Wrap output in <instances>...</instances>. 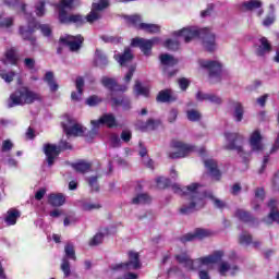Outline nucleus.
Instances as JSON below:
<instances>
[{
  "instance_id": "obj_1",
  "label": "nucleus",
  "mask_w": 279,
  "mask_h": 279,
  "mask_svg": "<svg viewBox=\"0 0 279 279\" xmlns=\"http://www.w3.org/2000/svg\"><path fill=\"white\" fill-rule=\"evenodd\" d=\"M108 8H110V0H99V2L92 3V10L87 15L80 13L69 14V12L61 11L59 23L61 25H75V27H84L86 23L93 25V23L101 21L104 10H108Z\"/></svg>"
},
{
  "instance_id": "obj_2",
  "label": "nucleus",
  "mask_w": 279,
  "mask_h": 279,
  "mask_svg": "<svg viewBox=\"0 0 279 279\" xmlns=\"http://www.w3.org/2000/svg\"><path fill=\"white\" fill-rule=\"evenodd\" d=\"M177 38H183L184 43L189 44L193 38H201L205 51L213 53L217 49V36L208 27L196 28L193 26L183 27L173 33Z\"/></svg>"
},
{
  "instance_id": "obj_3",
  "label": "nucleus",
  "mask_w": 279,
  "mask_h": 279,
  "mask_svg": "<svg viewBox=\"0 0 279 279\" xmlns=\"http://www.w3.org/2000/svg\"><path fill=\"white\" fill-rule=\"evenodd\" d=\"M199 183H192L185 187H179L178 185H172V190L178 195H189V204H183L179 209L180 215H192L194 210H202L206 206V201L202 193L197 192L199 189Z\"/></svg>"
},
{
  "instance_id": "obj_4",
  "label": "nucleus",
  "mask_w": 279,
  "mask_h": 279,
  "mask_svg": "<svg viewBox=\"0 0 279 279\" xmlns=\"http://www.w3.org/2000/svg\"><path fill=\"white\" fill-rule=\"evenodd\" d=\"M36 101H43V96L27 86L15 89L9 97V108L16 106H32Z\"/></svg>"
},
{
  "instance_id": "obj_5",
  "label": "nucleus",
  "mask_w": 279,
  "mask_h": 279,
  "mask_svg": "<svg viewBox=\"0 0 279 279\" xmlns=\"http://www.w3.org/2000/svg\"><path fill=\"white\" fill-rule=\"evenodd\" d=\"M225 138L228 143L225 146V149L229 151H236L240 158H242L244 165H247L250 162V158H252V153H245V150H243V135L239 133L226 132Z\"/></svg>"
},
{
  "instance_id": "obj_6",
  "label": "nucleus",
  "mask_w": 279,
  "mask_h": 279,
  "mask_svg": "<svg viewBox=\"0 0 279 279\" xmlns=\"http://www.w3.org/2000/svg\"><path fill=\"white\" fill-rule=\"evenodd\" d=\"M73 149V145L69 143L66 140H61L59 145L56 144H45L44 145V154L46 156V162L48 167H53L56 165V158L62 154V151Z\"/></svg>"
},
{
  "instance_id": "obj_7",
  "label": "nucleus",
  "mask_w": 279,
  "mask_h": 279,
  "mask_svg": "<svg viewBox=\"0 0 279 279\" xmlns=\"http://www.w3.org/2000/svg\"><path fill=\"white\" fill-rule=\"evenodd\" d=\"M154 45H160L159 37H153L150 39H145L143 37H135L131 40V47H135L142 51L146 58L151 56V50L154 49Z\"/></svg>"
},
{
  "instance_id": "obj_8",
  "label": "nucleus",
  "mask_w": 279,
  "mask_h": 279,
  "mask_svg": "<svg viewBox=\"0 0 279 279\" xmlns=\"http://www.w3.org/2000/svg\"><path fill=\"white\" fill-rule=\"evenodd\" d=\"M199 65L202 69H207L209 73V78L214 80L211 81L213 84H217V82H221V73L223 65L219 63V61L215 60H201Z\"/></svg>"
},
{
  "instance_id": "obj_9",
  "label": "nucleus",
  "mask_w": 279,
  "mask_h": 279,
  "mask_svg": "<svg viewBox=\"0 0 279 279\" xmlns=\"http://www.w3.org/2000/svg\"><path fill=\"white\" fill-rule=\"evenodd\" d=\"M170 147H172V149H177V151L168 153V158L171 160H175L178 158H186V156L191 154L193 149H195V146L187 145L175 140L171 142Z\"/></svg>"
},
{
  "instance_id": "obj_10",
  "label": "nucleus",
  "mask_w": 279,
  "mask_h": 279,
  "mask_svg": "<svg viewBox=\"0 0 279 279\" xmlns=\"http://www.w3.org/2000/svg\"><path fill=\"white\" fill-rule=\"evenodd\" d=\"M141 269V255L134 251L129 252V262L112 264L111 271H119L121 269Z\"/></svg>"
},
{
  "instance_id": "obj_11",
  "label": "nucleus",
  "mask_w": 279,
  "mask_h": 279,
  "mask_svg": "<svg viewBox=\"0 0 279 279\" xmlns=\"http://www.w3.org/2000/svg\"><path fill=\"white\" fill-rule=\"evenodd\" d=\"M100 84H102L104 88L109 90V99L114 97L118 93H125L128 90V85H121L116 78L108 76H102Z\"/></svg>"
},
{
  "instance_id": "obj_12",
  "label": "nucleus",
  "mask_w": 279,
  "mask_h": 279,
  "mask_svg": "<svg viewBox=\"0 0 279 279\" xmlns=\"http://www.w3.org/2000/svg\"><path fill=\"white\" fill-rule=\"evenodd\" d=\"M36 29H38V23L36 21H29L26 26L19 27V34L22 39L31 43L32 47H36Z\"/></svg>"
},
{
  "instance_id": "obj_13",
  "label": "nucleus",
  "mask_w": 279,
  "mask_h": 279,
  "mask_svg": "<svg viewBox=\"0 0 279 279\" xmlns=\"http://www.w3.org/2000/svg\"><path fill=\"white\" fill-rule=\"evenodd\" d=\"M63 132L66 136H84L86 134L87 129L82 126L80 123L73 124V119L68 118L66 122L61 123Z\"/></svg>"
},
{
  "instance_id": "obj_14",
  "label": "nucleus",
  "mask_w": 279,
  "mask_h": 279,
  "mask_svg": "<svg viewBox=\"0 0 279 279\" xmlns=\"http://www.w3.org/2000/svg\"><path fill=\"white\" fill-rule=\"evenodd\" d=\"M125 92H119L116 96L110 98L111 108H122V110H132V100L124 95Z\"/></svg>"
},
{
  "instance_id": "obj_15",
  "label": "nucleus",
  "mask_w": 279,
  "mask_h": 279,
  "mask_svg": "<svg viewBox=\"0 0 279 279\" xmlns=\"http://www.w3.org/2000/svg\"><path fill=\"white\" fill-rule=\"evenodd\" d=\"M210 234L211 232L208 231L207 229L196 228L193 233H186L179 238V241L181 243H189L191 241H195V239L203 241V239H208Z\"/></svg>"
},
{
  "instance_id": "obj_16",
  "label": "nucleus",
  "mask_w": 279,
  "mask_h": 279,
  "mask_svg": "<svg viewBox=\"0 0 279 279\" xmlns=\"http://www.w3.org/2000/svg\"><path fill=\"white\" fill-rule=\"evenodd\" d=\"M90 123L94 128L106 125V128L109 130H112V128H117L119 125L117 123V118L112 113H104L98 120H92Z\"/></svg>"
},
{
  "instance_id": "obj_17",
  "label": "nucleus",
  "mask_w": 279,
  "mask_h": 279,
  "mask_svg": "<svg viewBox=\"0 0 279 279\" xmlns=\"http://www.w3.org/2000/svg\"><path fill=\"white\" fill-rule=\"evenodd\" d=\"M70 38L71 39L60 37L59 43L65 47H70V51H80V49H82V45H84V37L82 35H76Z\"/></svg>"
},
{
  "instance_id": "obj_18",
  "label": "nucleus",
  "mask_w": 279,
  "mask_h": 279,
  "mask_svg": "<svg viewBox=\"0 0 279 279\" xmlns=\"http://www.w3.org/2000/svg\"><path fill=\"white\" fill-rule=\"evenodd\" d=\"M250 145L252 151H263L265 149V145L263 144V135L260 131L256 130L251 134Z\"/></svg>"
},
{
  "instance_id": "obj_19",
  "label": "nucleus",
  "mask_w": 279,
  "mask_h": 279,
  "mask_svg": "<svg viewBox=\"0 0 279 279\" xmlns=\"http://www.w3.org/2000/svg\"><path fill=\"white\" fill-rule=\"evenodd\" d=\"M177 100L178 98L173 96V90L170 88L161 89L156 96L157 104H173Z\"/></svg>"
},
{
  "instance_id": "obj_20",
  "label": "nucleus",
  "mask_w": 279,
  "mask_h": 279,
  "mask_svg": "<svg viewBox=\"0 0 279 279\" xmlns=\"http://www.w3.org/2000/svg\"><path fill=\"white\" fill-rule=\"evenodd\" d=\"M205 168L209 171L211 178H215L217 181L221 180V170H219V165L215 159H205Z\"/></svg>"
},
{
  "instance_id": "obj_21",
  "label": "nucleus",
  "mask_w": 279,
  "mask_h": 279,
  "mask_svg": "<svg viewBox=\"0 0 279 279\" xmlns=\"http://www.w3.org/2000/svg\"><path fill=\"white\" fill-rule=\"evenodd\" d=\"M108 64H110L108 56H106L101 49H96L94 54V66L97 69H106Z\"/></svg>"
},
{
  "instance_id": "obj_22",
  "label": "nucleus",
  "mask_w": 279,
  "mask_h": 279,
  "mask_svg": "<svg viewBox=\"0 0 279 279\" xmlns=\"http://www.w3.org/2000/svg\"><path fill=\"white\" fill-rule=\"evenodd\" d=\"M223 251H215L211 255L198 258L202 265H217L223 258Z\"/></svg>"
},
{
  "instance_id": "obj_23",
  "label": "nucleus",
  "mask_w": 279,
  "mask_h": 279,
  "mask_svg": "<svg viewBox=\"0 0 279 279\" xmlns=\"http://www.w3.org/2000/svg\"><path fill=\"white\" fill-rule=\"evenodd\" d=\"M66 202V197L62 193H50L48 195V204L53 208H60V206H64Z\"/></svg>"
},
{
  "instance_id": "obj_24",
  "label": "nucleus",
  "mask_w": 279,
  "mask_h": 279,
  "mask_svg": "<svg viewBox=\"0 0 279 279\" xmlns=\"http://www.w3.org/2000/svg\"><path fill=\"white\" fill-rule=\"evenodd\" d=\"M71 167L76 171V173H82L84 175V173H88V171L93 169V162L81 159L71 163Z\"/></svg>"
},
{
  "instance_id": "obj_25",
  "label": "nucleus",
  "mask_w": 279,
  "mask_h": 279,
  "mask_svg": "<svg viewBox=\"0 0 279 279\" xmlns=\"http://www.w3.org/2000/svg\"><path fill=\"white\" fill-rule=\"evenodd\" d=\"M234 216L242 223H256V217L252 213L244 209H236Z\"/></svg>"
},
{
  "instance_id": "obj_26",
  "label": "nucleus",
  "mask_w": 279,
  "mask_h": 279,
  "mask_svg": "<svg viewBox=\"0 0 279 279\" xmlns=\"http://www.w3.org/2000/svg\"><path fill=\"white\" fill-rule=\"evenodd\" d=\"M196 99L197 101H210V104H216L217 106H221L223 101L221 97L215 94H204L202 92H197Z\"/></svg>"
},
{
  "instance_id": "obj_27",
  "label": "nucleus",
  "mask_w": 279,
  "mask_h": 279,
  "mask_svg": "<svg viewBox=\"0 0 279 279\" xmlns=\"http://www.w3.org/2000/svg\"><path fill=\"white\" fill-rule=\"evenodd\" d=\"M179 265H184L190 271H195V264L193 259L186 253H182L174 256Z\"/></svg>"
},
{
  "instance_id": "obj_28",
  "label": "nucleus",
  "mask_w": 279,
  "mask_h": 279,
  "mask_svg": "<svg viewBox=\"0 0 279 279\" xmlns=\"http://www.w3.org/2000/svg\"><path fill=\"white\" fill-rule=\"evenodd\" d=\"M260 45L257 47L256 49V56H258L259 58H263V56H265V53H271V43H269V39H267V37H262L259 39Z\"/></svg>"
},
{
  "instance_id": "obj_29",
  "label": "nucleus",
  "mask_w": 279,
  "mask_h": 279,
  "mask_svg": "<svg viewBox=\"0 0 279 279\" xmlns=\"http://www.w3.org/2000/svg\"><path fill=\"white\" fill-rule=\"evenodd\" d=\"M230 106L233 107V117L238 123L243 121V114H245V110L243 109V105L239 101L230 100Z\"/></svg>"
},
{
  "instance_id": "obj_30",
  "label": "nucleus",
  "mask_w": 279,
  "mask_h": 279,
  "mask_svg": "<svg viewBox=\"0 0 279 279\" xmlns=\"http://www.w3.org/2000/svg\"><path fill=\"white\" fill-rule=\"evenodd\" d=\"M231 270V276H236V274H239L240 271V268L238 265H234V266H230V264L228 262H222L220 263L219 267H218V272L221 275V276H226L228 274V271Z\"/></svg>"
},
{
  "instance_id": "obj_31",
  "label": "nucleus",
  "mask_w": 279,
  "mask_h": 279,
  "mask_svg": "<svg viewBox=\"0 0 279 279\" xmlns=\"http://www.w3.org/2000/svg\"><path fill=\"white\" fill-rule=\"evenodd\" d=\"M160 125V120L148 119L146 122H141L138 128L141 132H151Z\"/></svg>"
},
{
  "instance_id": "obj_32",
  "label": "nucleus",
  "mask_w": 279,
  "mask_h": 279,
  "mask_svg": "<svg viewBox=\"0 0 279 279\" xmlns=\"http://www.w3.org/2000/svg\"><path fill=\"white\" fill-rule=\"evenodd\" d=\"M21 217V211L19 209L11 208L7 211V217L4 218L8 226H16L17 219Z\"/></svg>"
},
{
  "instance_id": "obj_33",
  "label": "nucleus",
  "mask_w": 279,
  "mask_h": 279,
  "mask_svg": "<svg viewBox=\"0 0 279 279\" xmlns=\"http://www.w3.org/2000/svg\"><path fill=\"white\" fill-rule=\"evenodd\" d=\"M44 82H46V84H48L51 93H57L58 88H60L58 83H56L53 72H51V71L46 72V74L44 76Z\"/></svg>"
},
{
  "instance_id": "obj_34",
  "label": "nucleus",
  "mask_w": 279,
  "mask_h": 279,
  "mask_svg": "<svg viewBox=\"0 0 279 279\" xmlns=\"http://www.w3.org/2000/svg\"><path fill=\"white\" fill-rule=\"evenodd\" d=\"M124 20L126 21L128 25H132L135 27V29H141V25L143 24V17H141V15H124Z\"/></svg>"
},
{
  "instance_id": "obj_35",
  "label": "nucleus",
  "mask_w": 279,
  "mask_h": 279,
  "mask_svg": "<svg viewBox=\"0 0 279 279\" xmlns=\"http://www.w3.org/2000/svg\"><path fill=\"white\" fill-rule=\"evenodd\" d=\"M74 0H61L58 8V20L62 19V12H66L68 10H71L73 8Z\"/></svg>"
},
{
  "instance_id": "obj_36",
  "label": "nucleus",
  "mask_w": 279,
  "mask_h": 279,
  "mask_svg": "<svg viewBox=\"0 0 279 279\" xmlns=\"http://www.w3.org/2000/svg\"><path fill=\"white\" fill-rule=\"evenodd\" d=\"M134 60V54H132V50L126 48L122 54L119 56L118 62L121 66H125L128 62H132Z\"/></svg>"
},
{
  "instance_id": "obj_37",
  "label": "nucleus",
  "mask_w": 279,
  "mask_h": 279,
  "mask_svg": "<svg viewBox=\"0 0 279 279\" xmlns=\"http://www.w3.org/2000/svg\"><path fill=\"white\" fill-rule=\"evenodd\" d=\"M140 29L146 34H160V26L158 24L143 23L140 25Z\"/></svg>"
},
{
  "instance_id": "obj_38",
  "label": "nucleus",
  "mask_w": 279,
  "mask_h": 279,
  "mask_svg": "<svg viewBox=\"0 0 279 279\" xmlns=\"http://www.w3.org/2000/svg\"><path fill=\"white\" fill-rule=\"evenodd\" d=\"M242 8H244L247 12H252L253 10L263 8V2L260 0H248L242 3Z\"/></svg>"
},
{
  "instance_id": "obj_39",
  "label": "nucleus",
  "mask_w": 279,
  "mask_h": 279,
  "mask_svg": "<svg viewBox=\"0 0 279 279\" xmlns=\"http://www.w3.org/2000/svg\"><path fill=\"white\" fill-rule=\"evenodd\" d=\"M4 57L9 64H12L13 66L19 64V57L16 56V50L14 48L7 50Z\"/></svg>"
},
{
  "instance_id": "obj_40",
  "label": "nucleus",
  "mask_w": 279,
  "mask_h": 279,
  "mask_svg": "<svg viewBox=\"0 0 279 279\" xmlns=\"http://www.w3.org/2000/svg\"><path fill=\"white\" fill-rule=\"evenodd\" d=\"M132 204H151V196H149L147 193L137 194L132 198Z\"/></svg>"
},
{
  "instance_id": "obj_41",
  "label": "nucleus",
  "mask_w": 279,
  "mask_h": 279,
  "mask_svg": "<svg viewBox=\"0 0 279 279\" xmlns=\"http://www.w3.org/2000/svg\"><path fill=\"white\" fill-rule=\"evenodd\" d=\"M159 58L163 66H175V64H178V59L173 58L171 54H160Z\"/></svg>"
},
{
  "instance_id": "obj_42",
  "label": "nucleus",
  "mask_w": 279,
  "mask_h": 279,
  "mask_svg": "<svg viewBox=\"0 0 279 279\" xmlns=\"http://www.w3.org/2000/svg\"><path fill=\"white\" fill-rule=\"evenodd\" d=\"M134 92L138 96L142 95V97H149V88L143 86V83H141V81H135Z\"/></svg>"
},
{
  "instance_id": "obj_43",
  "label": "nucleus",
  "mask_w": 279,
  "mask_h": 279,
  "mask_svg": "<svg viewBox=\"0 0 279 279\" xmlns=\"http://www.w3.org/2000/svg\"><path fill=\"white\" fill-rule=\"evenodd\" d=\"M65 258L70 260H77V256L75 255V246L73 243H66L64 246Z\"/></svg>"
},
{
  "instance_id": "obj_44",
  "label": "nucleus",
  "mask_w": 279,
  "mask_h": 279,
  "mask_svg": "<svg viewBox=\"0 0 279 279\" xmlns=\"http://www.w3.org/2000/svg\"><path fill=\"white\" fill-rule=\"evenodd\" d=\"M156 186L160 191H165V189H169V186H171V179L159 177L156 179Z\"/></svg>"
},
{
  "instance_id": "obj_45",
  "label": "nucleus",
  "mask_w": 279,
  "mask_h": 279,
  "mask_svg": "<svg viewBox=\"0 0 279 279\" xmlns=\"http://www.w3.org/2000/svg\"><path fill=\"white\" fill-rule=\"evenodd\" d=\"M97 134H99V126L93 125V129L87 132L85 131L83 136H84L86 143H93V141H95V137L97 136Z\"/></svg>"
},
{
  "instance_id": "obj_46",
  "label": "nucleus",
  "mask_w": 279,
  "mask_h": 279,
  "mask_svg": "<svg viewBox=\"0 0 279 279\" xmlns=\"http://www.w3.org/2000/svg\"><path fill=\"white\" fill-rule=\"evenodd\" d=\"M186 118L192 122L195 123L197 121H202V113L198 110L191 109L186 111Z\"/></svg>"
},
{
  "instance_id": "obj_47",
  "label": "nucleus",
  "mask_w": 279,
  "mask_h": 279,
  "mask_svg": "<svg viewBox=\"0 0 279 279\" xmlns=\"http://www.w3.org/2000/svg\"><path fill=\"white\" fill-rule=\"evenodd\" d=\"M163 47L169 49V51H178V49H180V41L175 39H167L163 44Z\"/></svg>"
},
{
  "instance_id": "obj_48",
  "label": "nucleus",
  "mask_w": 279,
  "mask_h": 279,
  "mask_svg": "<svg viewBox=\"0 0 279 279\" xmlns=\"http://www.w3.org/2000/svg\"><path fill=\"white\" fill-rule=\"evenodd\" d=\"M253 236L252 234L247 233V231L242 232L239 236L240 245H252Z\"/></svg>"
},
{
  "instance_id": "obj_49",
  "label": "nucleus",
  "mask_w": 279,
  "mask_h": 279,
  "mask_svg": "<svg viewBox=\"0 0 279 279\" xmlns=\"http://www.w3.org/2000/svg\"><path fill=\"white\" fill-rule=\"evenodd\" d=\"M61 271H63L64 278H69V276H71V263H69L66 257H63L62 259Z\"/></svg>"
},
{
  "instance_id": "obj_50",
  "label": "nucleus",
  "mask_w": 279,
  "mask_h": 279,
  "mask_svg": "<svg viewBox=\"0 0 279 279\" xmlns=\"http://www.w3.org/2000/svg\"><path fill=\"white\" fill-rule=\"evenodd\" d=\"M88 185L92 189V192L99 193V182L97 177H89L87 179Z\"/></svg>"
},
{
  "instance_id": "obj_51",
  "label": "nucleus",
  "mask_w": 279,
  "mask_h": 279,
  "mask_svg": "<svg viewBox=\"0 0 279 279\" xmlns=\"http://www.w3.org/2000/svg\"><path fill=\"white\" fill-rule=\"evenodd\" d=\"M101 243H104V233H96L89 241L90 247L101 245Z\"/></svg>"
},
{
  "instance_id": "obj_52",
  "label": "nucleus",
  "mask_w": 279,
  "mask_h": 279,
  "mask_svg": "<svg viewBox=\"0 0 279 279\" xmlns=\"http://www.w3.org/2000/svg\"><path fill=\"white\" fill-rule=\"evenodd\" d=\"M101 101H102L101 98H99L97 95L89 96L86 99L87 106H90V107L99 106Z\"/></svg>"
},
{
  "instance_id": "obj_53",
  "label": "nucleus",
  "mask_w": 279,
  "mask_h": 279,
  "mask_svg": "<svg viewBox=\"0 0 279 279\" xmlns=\"http://www.w3.org/2000/svg\"><path fill=\"white\" fill-rule=\"evenodd\" d=\"M37 29H40L41 34L46 37H49L52 34L51 26H49V24H37Z\"/></svg>"
},
{
  "instance_id": "obj_54",
  "label": "nucleus",
  "mask_w": 279,
  "mask_h": 279,
  "mask_svg": "<svg viewBox=\"0 0 279 279\" xmlns=\"http://www.w3.org/2000/svg\"><path fill=\"white\" fill-rule=\"evenodd\" d=\"M76 90L78 92V95H84V77L78 76L75 81Z\"/></svg>"
},
{
  "instance_id": "obj_55",
  "label": "nucleus",
  "mask_w": 279,
  "mask_h": 279,
  "mask_svg": "<svg viewBox=\"0 0 279 279\" xmlns=\"http://www.w3.org/2000/svg\"><path fill=\"white\" fill-rule=\"evenodd\" d=\"M45 1H39L35 7V12L37 16H45Z\"/></svg>"
},
{
  "instance_id": "obj_56",
  "label": "nucleus",
  "mask_w": 279,
  "mask_h": 279,
  "mask_svg": "<svg viewBox=\"0 0 279 279\" xmlns=\"http://www.w3.org/2000/svg\"><path fill=\"white\" fill-rule=\"evenodd\" d=\"M178 84L181 90H187L189 86H191V81H189L186 77H181L178 80Z\"/></svg>"
},
{
  "instance_id": "obj_57",
  "label": "nucleus",
  "mask_w": 279,
  "mask_h": 279,
  "mask_svg": "<svg viewBox=\"0 0 279 279\" xmlns=\"http://www.w3.org/2000/svg\"><path fill=\"white\" fill-rule=\"evenodd\" d=\"M110 143L112 147H121V138L116 133L110 135Z\"/></svg>"
},
{
  "instance_id": "obj_58",
  "label": "nucleus",
  "mask_w": 279,
  "mask_h": 279,
  "mask_svg": "<svg viewBox=\"0 0 279 279\" xmlns=\"http://www.w3.org/2000/svg\"><path fill=\"white\" fill-rule=\"evenodd\" d=\"M12 147H14V144L10 140H5L2 142L1 151H11Z\"/></svg>"
},
{
  "instance_id": "obj_59",
  "label": "nucleus",
  "mask_w": 279,
  "mask_h": 279,
  "mask_svg": "<svg viewBox=\"0 0 279 279\" xmlns=\"http://www.w3.org/2000/svg\"><path fill=\"white\" fill-rule=\"evenodd\" d=\"M120 138L124 143H130L132 141V131H128V130L122 131Z\"/></svg>"
},
{
  "instance_id": "obj_60",
  "label": "nucleus",
  "mask_w": 279,
  "mask_h": 279,
  "mask_svg": "<svg viewBox=\"0 0 279 279\" xmlns=\"http://www.w3.org/2000/svg\"><path fill=\"white\" fill-rule=\"evenodd\" d=\"M14 25V19L12 17H5L0 22V27H5L7 29L12 27Z\"/></svg>"
},
{
  "instance_id": "obj_61",
  "label": "nucleus",
  "mask_w": 279,
  "mask_h": 279,
  "mask_svg": "<svg viewBox=\"0 0 279 279\" xmlns=\"http://www.w3.org/2000/svg\"><path fill=\"white\" fill-rule=\"evenodd\" d=\"M255 197L260 202H265V187H257L255 190Z\"/></svg>"
},
{
  "instance_id": "obj_62",
  "label": "nucleus",
  "mask_w": 279,
  "mask_h": 279,
  "mask_svg": "<svg viewBox=\"0 0 279 279\" xmlns=\"http://www.w3.org/2000/svg\"><path fill=\"white\" fill-rule=\"evenodd\" d=\"M14 72H9V73H2L0 74V77L2 80H4V82H7L8 84H10L11 82H14Z\"/></svg>"
},
{
  "instance_id": "obj_63",
  "label": "nucleus",
  "mask_w": 279,
  "mask_h": 279,
  "mask_svg": "<svg viewBox=\"0 0 279 279\" xmlns=\"http://www.w3.org/2000/svg\"><path fill=\"white\" fill-rule=\"evenodd\" d=\"M24 64L26 69H29L32 71L36 68V60H34L33 58H26L24 59Z\"/></svg>"
},
{
  "instance_id": "obj_64",
  "label": "nucleus",
  "mask_w": 279,
  "mask_h": 279,
  "mask_svg": "<svg viewBox=\"0 0 279 279\" xmlns=\"http://www.w3.org/2000/svg\"><path fill=\"white\" fill-rule=\"evenodd\" d=\"M267 218L275 223H279V210L277 209L276 211H269Z\"/></svg>"
}]
</instances>
